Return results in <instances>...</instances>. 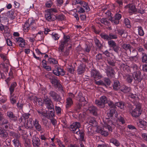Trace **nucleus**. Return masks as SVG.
<instances>
[{
    "label": "nucleus",
    "mask_w": 147,
    "mask_h": 147,
    "mask_svg": "<svg viewBox=\"0 0 147 147\" xmlns=\"http://www.w3.org/2000/svg\"><path fill=\"white\" fill-rule=\"evenodd\" d=\"M128 96H129V99L130 98H131L136 100L138 99V97L136 95L134 94L131 93H129Z\"/></svg>",
    "instance_id": "obj_47"
},
{
    "label": "nucleus",
    "mask_w": 147,
    "mask_h": 147,
    "mask_svg": "<svg viewBox=\"0 0 147 147\" xmlns=\"http://www.w3.org/2000/svg\"><path fill=\"white\" fill-rule=\"evenodd\" d=\"M53 72L54 74L58 76H63L65 74L63 70L60 67H58L57 69L54 70Z\"/></svg>",
    "instance_id": "obj_13"
},
{
    "label": "nucleus",
    "mask_w": 147,
    "mask_h": 147,
    "mask_svg": "<svg viewBox=\"0 0 147 147\" xmlns=\"http://www.w3.org/2000/svg\"><path fill=\"white\" fill-rule=\"evenodd\" d=\"M44 101L47 108L49 109H52L54 108V106L50 99L48 98L44 100Z\"/></svg>",
    "instance_id": "obj_11"
},
{
    "label": "nucleus",
    "mask_w": 147,
    "mask_h": 147,
    "mask_svg": "<svg viewBox=\"0 0 147 147\" xmlns=\"http://www.w3.org/2000/svg\"><path fill=\"white\" fill-rule=\"evenodd\" d=\"M34 34H32L30 36H27V38L28 39V40L32 42H33L35 40V37L33 36Z\"/></svg>",
    "instance_id": "obj_40"
},
{
    "label": "nucleus",
    "mask_w": 147,
    "mask_h": 147,
    "mask_svg": "<svg viewBox=\"0 0 147 147\" xmlns=\"http://www.w3.org/2000/svg\"><path fill=\"white\" fill-rule=\"evenodd\" d=\"M101 36L102 38L105 40H110L109 35H108L106 34H101Z\"/></svg>",
    "instance_id": "obj_51"
},
{
    "label": "nucleus",
    "mask_w": 147,
    "mask_h": 147,
    "mask_svg": "<svg viewBox=\"0 0 147 147\" xmlns=\"http://www.w3.org/2000/svg\"><path fill=\"white\" fill-rule=\"evenodd\" d=\"M136 52V53L137 55H135V56L131 57L130 58H131V59H133V60L134 61H137L138 60V57H137V55L138 54V53L137 51L135 50H133L132 52Z\"/></svg>",
    "instance_id": "obj_57"
},
{
    "label": "nucleus",
    "mask_w": 147,
    "mask_h": 147,
    "mask_svg": "<svg viewBox=\"0 0 147 147\" xmlns=\"http://www.w3.org/2000/svg\"><path fill=\"white\" fill-rule=\"evenodd\" d=\"M13 142L15 147H21V144L18 139H14L13 140Z\"/></svg>",
    "instance_id": "obj_36"
},
{
    "label": "nucleus",
    "mask_w": 147,
    "mask_h": 147,
    "mask_svg": "<svg viewBox=\"0 0 147 147\" xmlns=\"http://www.w3.org/2000/svg\"><path fill=\"white\" fill-rule=\"evenodd\" d=\"M86 70L85 65L84 63L80 64L78 67L77 72L78 74H82Z\"/></svg>",
    "instance_id": "obj_14"
},
{
    "label": "nucleus",
    "mask_w": 147,
    "mask_h": 147,
    "mask_svg": "<svg viewBox=\"0 0 147 147\" xmlns=\"http://www.w3.org/2000/svg\"><path fill=\"white\" fill-rule=\"evenodd\" d=\"M130 3L125 7L126 8L128 9L129 12L130 13L136 12V8L135 6H138L141 8V3L140 1L139 0H130Z\"/></svg>",
    "instance_id": "obj_2"
},
{
    "label": "nucleus",
    "mask_w": 147,
    "mask_h": 147,
    "mask_svg": "<svg viewBox=\"0 0 147 147\" xmlns=\"http://www.w3.org/2000/svg\"><path fill=\"white\" fill-rule=\"evenodd\" d=\"M138 125L140 127L145 128L147 127V122L145 121L140 119L137 122Z\"/></svg>",
    "instance_id": "obj_17"
},
{
    "label": "nucleus",
    "mask_w": 147,
    "mask_h": 147,
    "mask_svg": "<svg viewBox=\"0 0 147 147\" xmlns=\"http://www.w3.org/2000/svg\"><path fill=\"white\" fill-rule=\"evenodd\" d=\"M91 76L95 79H99L101 77L98 71L95 69H92L91 72Z\"/></svg>",
    "instance_id": "obj_10"
},
{
    "label": "nucleus",
    "mask_w": 147,
    "mask_h": 147,
    "mask_svg": "<svg viewBox=\"0 0 147 147\" xmlns=\"http://www.w3.org/2000/svg\"><path fill=\"white\" fill-rule=\"evenodd\" d=\"M63 50H62V51L61 50H59H59L60 51H61V53L64 56H67L68 55L69 53V51L68 50H66L65 51H63Z\"/></svg>",
    "instance_id": "obj_53"
},
{
    "label": "nucleus",
    "mask_w": 147,
    "mask_h": 147,
    "mask_svg": "<svg viewBox=\"0 0 147 147\" xmlns=\"http://www.w3.org/2000/svg\"><path fill=\"white\" fill-rule=\"evenodd\" d=\"M50 94L55 100H58L59 98V96L53 91H51L50 92Z\"/></svg>",
    "instance_id": "obj_26"
},
{
    "label": "nucleus",
    "mask_w": 147,
    "mask_h": 147,
    "mask_svg": "<svg viewBox=\"0 0 147 147\" xmlns=\"http://www.w3.org/2000/svg\"><path fill=\"white\" fill-rule=\"evenodd\" d=\"M33 124L35 129L37 131H40L42 130L41 127L39 124L38 121L36 119H35L33 122Z\"/></svg>",
    "instance_id": "obj_20"
},
{
    "label": "nucleus",
    "mask_w": 147,
    "mask_h": 147,
    "mask_svg": "<svg viewBox=\"0 0 147 147\" xmlns=\"http://www.w3.org/2000/svg\"><path fill=\"white\" fill-rule=\"evenodd\" d=\"M18 97L17 96L15 95H11L10 96V100L11 102L14 104L16 102V100L18 99Z\"/></svg>",
    "instance_id": "obj_30"
},
{
    "label": "nucleus",
    "mask_w": 147,
    "mask_h": 147,
    "mask_svg": "<svg viewBox=\"0 0 147 147\" xmlns=\"http://www.w3.org/2000/svg\"><path fill=\"white\" fill-rule=\"evenodd\" d=\"M113 125V123L111 121H109L108 123L104 127V128H105L106 129H107L109 131H112V127Z\"/></svg>",
    "instance_id": "obj_31"
},
{
    "label": "nucleus",
    "mask_w": 147,
    "mask_h": 147,
    "mask_svg": "<svg viewBox=\"0 0 147 147\" xmlns=\"http://www.w3.org/2000/svg\"><path fill=\"white\" fill-rule=\"evenodd\" d=\"M133 79V77L131 75H127L126 76V80L129 83H131Z\"/></svg>",
    "instance_id": "obj_38"
},
{
    "label": "nucleus",
    "mask_w": 147,
    "mask_h": 147,
    "mask_svg": "<svg viewBox=\"0 0 147 147\" xmlns=\"http://www.w3.org/2000/svg\"><path fill=\"white\" fill-rule=\"evenodd\" d=\"M133 76V79H134L135 80L139 82L141 80V78L140 76V74L139 71L134 72L132 75Z\"/></svg>",
    "instance_id": "obj_16"
},
{
    "label": "nucleus",
    "mask_w": 147,
    "mask_h": 147,
    "mask_svg": "<svg viewBox=\"0 0 147 147\" xmlns=\"http://www.w3.org/2000/svg\"><path fill=\"white\" fill-rule=\"evenodd\" d=\"M78 100H79L80 102L79 105L80 108V106H82V105H84L86 102V101L85 100L84 97L82 96H81L79 98Z\"/></svg>",
    "instance_id": "obj_34"
},
{
    "label": "nucleus",
    "mask_w": 147,
    "mask_h": 147,
    "mask_svg": "<svg viewBox=\"0 0 147 147\" xmlns=\"http://www.w3.org/2000/svg\"><path fill=\"white\" fill-rule=\"evenodd\" d=\"M120 89L122 92L126 93L129 92L131 89L130 88L126 86L123 85L121 86Z\"/></svg>",
    "instance_id": "obj_22"
},
{
    "label": "nucleus",
    "mask_w": 147,
    "mask_h": 147,
    "mask_svg": "<svg viewBox=\"0 0 147 147\" xmlns=\"http://www.w3.org/2000/svg\"><path fill=\"white\" fill-rule=\"evenodd\" d=\"M15 17L14 15V13L13 11L9 12L7 13V17L10 19H13L15 18Z\"/></svg>",
    "instance_id": "obj_41"
},
{
    "label": "nucleus",
    "mask_w": 147,
    "mask_h": 147,
    "mask_svg": "<svg viewBox=\"0 0 147 147\" xmlns=\"http://www.w3.org/2000/svg\"><path fill=\"white\" fill-rule=\"evenodd\" d=\"M34 36L36 39L39 40H41L43 39L44 36L43 35V32L39 31L36 35H33Z\"/></svg>",
    "instance_id": "obj_21"
},
{
    "label": "nucleus",
    "mask_w": 147,
    "mask_h": 147,
    "mask_svg": "<svg viewBox=\"0 0 147 147\" xmlns=\"http://www.w3.org/2000/svg\"><path fill=\"white\" fill-rule=\"evenodd\" d=\"M106 72L107 76L109 77L113 76L114 73V71L113 70L110 68L108 69Z\"/></svg>",
    "instance_id": "obj_28"
},
{
    "label": "nucleus",
    "mask_w": 147,
    "mask_h": 147,
    "mask_svg": "<svg viewBox=\"0 0 147 147\" xmlns=\"http://www.w3.org/2000/svg\"><path fill=\"white\" fill-rule=\"evenodd\" d=\"M124 22L125 26L127 28H130L131 27L129 20L127 18H126L125 19Z\"/></svg>",
    "instance_id": "obj_46"
},
{
    "label": "nucleus",
    "mask_w": 147,
    "mask_h": 147,
    "mask_svg": "<svg viewBox=\"0 0 147 147\" xmlns=\"http://www.w3.org/2000/svg\"><path fill=\"white\" fill-rule=\"evenodd\" d=\"M115 105L122 109L124 108V105L121 102H118L116 103Z\"/></svg>",
    "instance_id": "obj_50"
},
{
    "label": "nucleus",
    "mask_w": 147,
    "mask_h": 147,
    "mask_svg": "<svg viewBox=\"0 0 147 147\" xmlns=\"http://www.w3.org/2000/svg\"><path fill=\"white\" fill-rule=\"evenodd\" d=\"M127 127L130 129L133 130L134 134H132L133 136L135 135L136 132V129L135 127L131 125H129L127 126Z\"/></svg>",
    "instance_id": "obj_39"
},
{
    "label": "nucleus",
    "mask_w": 147,
    "mask_h": 147,
    "mask_svg": "<svg viewBox=\"0 0 147 147\" xmlns=\"http://www.w3.org/2000/svg\"><path fill=\"white\" fill-rule=\"evenodd\" d=\"M0 135L2 137L6 138L7 137L8 134L5 130L0 127Z\"/></svg>",
    "instance_id": "obj_32"
},
{
    "label": "nucleus",
    "mask_w": 147,
    "mask_h": 147,
    "mask_svg": "<svg viewBox=\"0 0 147 147\" xmlns=\"http://www.w3.org/2000/svg\"><path fill=\"white\" fill-rule=\"evenodd\" d=\"M82 1H81L80 0H73L72 4L73 5L78 3L80 4V2Z\"/></svg>",
    "instance_id": "obj_61"
},
{
    "label": "nucleus",
    "mask_w": 147,
    "mask_h": 147,
    "mask_svg": "<svg viewBox=\"0 0 147 147\" xmlns=\"http://www.w3.org/2000/svg\"><path fill=\"white\" fill-rule=\"evenodd\" d=\"M48 62L51 64H57V61L54 59L49 58L48 59Z\"/></svg>",
    "instance_id": "obj_49"
},
{
    "label": "nucleus",
    "mask_w": 147,
    "mask_h": 147,
    "mask_svg": "<svg viewBox=\"0 0 147 147\" xmlns=\"http://www.w3.org/2000/svg\"><path fill=\"white\" fill-rule=\"evenodd\" d=\"M104 129L100 128V127H98L97 129V131L100 133L102 135L105 136H107L108 135V132L107 131L104 130Z\"/></svg>",
    "instance_id": "obj_24"
},
{
    "label": "nucleus",
    "mask_w": 147,
    "mask_h": 147,
    "mask_svg": "<svg viewBox=\"0 0 147 147\" xmlns=\"http://www.w3.org/2000/svg\"><path fill=\"white\" fill-rule=\"evenodd\" d=\"M16 40L19 44V46L22 47H24L25 46V41L21 37L16 38Z\"/></svg>",
    "instance_id": "obj_18"
},
{
    "label": "nucleus",
    "mask_w": 147,
    "mask_h": 147,
    "mask_svg": "<svg viewBox=\"0 0 147 147\" xmlns=\"http://www.w3.org/2000/svg\"><path fill=\"white\" fill-rule=\"evenodd\" d=\"M38 113L40 114L41 115L45 117H48L47 111L45 109L39 110L38 111Z\"/></svg>",
    "instance_id": "obj_33"
},
{
    "label": "nucleus",
    "mask_w": 147,
    "mask_h": 147,
    "mask_svg": "<svg viewBox=\"0 0 147 147\" xmlns=\"http://www.w3.org/2000/svg\"><path fill=\"white\" fill-rule=\"evenodd\" d=\"M142 62L147 63V55L146 54L142 53Z\"/></svg>",
    "instance_id": "obj_43"
},
{
    "label": "nucleus",
    "mask_w": 147,
    "mask_h": 147,
    "mask_svg": "<svg viewBox=\"0 0 147 147\" xmlns=\"http://www.w3.org/2000/svg\"><path fill=\"white\" fill-rule=\"evenodd\" d=\"M101 22L102 23L105 25H107L109 23L108 20L105 18H102L101 20Z\"/></svg>",
    "instance_id": "obj_58"
},
{
    "label": "nucleus",
    "mask_w": 147,
    "mask_h": 147,
    "mask_svg": "<svg viewBox=\"0 0 147 147\" xmlns=\"http://www.w3.org/2000/svg\"><path fill=\"white\" fill-rule=\"evenodd\" d=\"M55 110L57 114H59L61 113V109L60 107L56 106Z\"/></svg>",
    "instance_id": "obj_64"
},
{
    "label": "nucleus",
    "mask_w": 147,
    "mask_h": 147,
    "mask_svg": "<svg viewBox=\"0 0 147 147\" xmlns=\"http://www.w3.org/2000/svg\"><path fill=\"white\" fill-rule=\"evenodd\" d=\"M121 15L117 13L115 16L114 18L111 17L109 18V20L113 23H114L115 24H117L119 23V20L121 18Z\"/></svg>",
    "instance_id": "obj_8"
},
{
    "label": "nucleus",
    "mask_w": 147,
    "mask_h": 147,
    "mask_svg": "<svg viewBox=\"0 0 147 147\" xmlns=\"http://www.w3.org/2000/svg\"><path fill=\"white\" fill-rule=\"evenodd\" d=\"M121 87L120 83L119 81L116 80L114 82L113 86V88L114 89L118 90Z\"/></svg>",
    "instance_id": "obj_29"
},
{
    "label": "nucleus",
    "mask_w": 147,
    "mask_h": 147,
    "mask_svg": "<svg viewBox=\"0 0 147 147\" xmlns=\"http://www.w3.org/2000/svg\"><path fill=\"white\" fill-rule=\"evenodd\" d=\"M53 4V2L51 1H49L45 3V5L46 7L49 8L51 7Z\"/></svg>",
    "instance_id": "obj_56"
},
{
    "label": "nucleus",
    "mask_w": 147,
    "mask_h": 147,
    "mask_svg": "<svg viewBox=\"0 0 147 147\" xmlns=\"http://www.w3.org/2000/svg\"><path fill=\"white\" fill-rule=\"evenodd\" d=\"M7 116L11 120L15 121L17 120V117L15 116L11 111L8 112L7 113Z\"/></svg>",
    "instance_id": "obj_23"
},
{
    "label": "nucleus",
    "mask_w": 147,
    "mask_h": 147,
    "mask_svg": "<svg viewBox=\"0 0 147 147\" xmlns=\"http://www.w3.org/2000/svg\"><path fill=\"white\" fill-rule=\"evenodd\" d=\"M142 111L141 107L139 105L134 109L131 110L130 113L133 117H137L140 115Z\"/></svg>",
    "instance_id": "obj_6"
},
{
    "label": "nucleus",
    "mask_w": 147,
    "mask_h": 147,
    "mask_svg": "<svg viewBox=\"0 0 147 147\" xmlns=\"http://www.w3.org/2000/svg\"><path fill=\"white\" fill-rule=\"evenodd\" d=\"M108 105L110 107L109 110L107 112V114L108 116L110 117H112L113 114L115 113H117L115 111L116 107L111 101L108 102Z\"/></svg>",
    "instance_id": "obj_5"
},
{
    "label": "nucleus",
    "mask_w": 147,
    "mask_h": 147,
    "mask_svg": "<svg viewBox=\"0 0 147 147\" xmlns=\"http://www.w3.org/2000/svg\"><path fill=\"white\" fill-rule=\"evenodd\" d=\"M32 119H29L28 121V122L27 123V127L28 128H31L32 126Z\"/></svg>",
    "instance_id": "obj_55"
},
{
    "label": "nucleus",
    "mask_w": 147,
    "mask_h": 147,
    "mask_svg": "<svg viewBox=\"0 0 147 147\" xmlns=\"http://www.w3.org/2000/svg\"><path fill=\"white\" fill-rule=\"evenodd\" d=\"M8 123V121L3 117H2L1 119L0 120V124H1L3 125L7 124Z\"/></svg>",
    "instance_id": "obj_54"
},
{
    "label": "nucleus",
    "mask_w": 147,
    "mask_h": 147,
    "mask_svg": "<svg viewBox=\"0 0 147 147\" xmlns=\"http://www.w3.org/2000/svg\"><path fill=\"white\" fill-rule=\"evenodd\" d=\"M97 109L95 107L92 105L88 108L86 111L87 112H89L93 115L96 116L97 115Z\"/></svg>",
    "instance_id": "obj_15"
},
{
    "label": "nucleus",
    "mask_w": 147,
    "mask_h": 147,
    "mask_svg": "<svg viewBox=\"0 0 147 147\" xmlns=\"http://www.w3.org/2000/svg\"><path fill=\"white\" fill-rule=\"evenodd\" d=\"M110 142L116 146H118L119 145V142L114 139H112L111 140Z\"/></svg>",
    "instance_id": "obj_45"
},
{
    "label": "nucleus",
    "mask_w": 147,
    "mask_h": 147,
    "mask_svg": "<svg viewBox=\"0 0 147 147\" xmlns=\"http://www.w3.org/2000/svg\"><path fill=\"white\" fill-rule=\"evenodd\" d=\"M69 36H66L64 37V41H63L61 42L60 45L59 47V50H61L62 51L65 46L66 45V44L67 42L69 40Z\"/></svg>",
    "instance_id": "obj_12"
},
{
    "label": "nucleus",
    "mask_w": 147,
    "mask_h": 147,
    "mask_svg": "<svg viewBox=\"0 0 147 147\" xmlns=\"http://www.w3.org/2000/svg\"><path fill=\"white\" fill-rule=\"evenodd\" d=\"M66 103V107L67 108L70 107L73 104V102L71 98L68 97L67 99Z\"/></svg>",
    "instance_id": "obj_35"
},
{
    "label": "nucleus",
    "mask_w": 147,
    "mask_h": 147,
    "mask_svg": "<svg viewBox=\"0 0 147 147\" xmlns=\"http://www.w3.org/2000/svg\"><path fill=\"white\" fill-rule=\"evenodd\" d=\"M37 20H34L32 18H29L28 22L30 24V28L32 30H35L37 27V25L36 24Z\"/></svg>",
    "instance_id": "obj_9"
},
{
    "label": "nucleus",
    "mask_w": 147,
    "mask_h": 147,
    "mask_svg": "<svg viewBox=\"0 0 147 147\" xmlns=\"http://www.w3.org/2000/svg\"><path fill=\"white\" fill-rule=\"evenodd\" d=\"M123 49L125 50L129 49L130 48V45L129 44H124L122 45Z\"/></svg>",
    "instance_id": "obj_59"
},
{
    "label": "nucleus",
    "mask_w": 147,
    "mask_h": 147,
    "mask_svg": "<svg viewBox=\"0 0 147 147\" xmlns=\"http://www.w3.org/2000/svg\"><path fill=\"white\" fill-rule=\"evenodd\" d=\"M95 83L98 85H103L104 84V82L101 80L95 81Z\"/></svg>",
    "instance_id": "obj_63"
},
{
    "label": "nucleus",
    "mask_w": 147,
    "mask_h": 147,
    "mask_svg": "<svg viewBox=\"0 0 147 147\" xmlns=\"http://www.w3.org/2000/svg\"><path fill=\"white\" fill-rule=\"evenodd\" d=\"M51 82L53 85L55 86L57 85L58 83V80L54 78H53L51 80Z\"/></svg>",
    "instance_id": "obj_48"
},
{
    "label": "nucleus",
    "mask_w": 147,
    "mask_h": 147,
    "mask_svg": "<svg viewBox=\"0 0 147 147\" xmlns=\"http://www.w3.org/2000/svg\"><path fill=\"white\" fill-rule=\"evenodd\" d=\"M89 124L93 127H89L88 129V132L92 134L94 133V127H96L97 125V122L93 119L91 118L90 119L89 121Z\"/></svg>",
    "instance_id": "obj_7"
},
{
    "label": "nucleus",
    "mask_w": 147,
    "mask_h": 147,
    "mask_svg": "<svg viewBox=\"0 0 147 147\" xmlns=\"http://www.w3.org/2000/svg\"><path fill=\"white\" fill-rule=\"evenodd\" d=\"M77 12V10L76 9H74L72 10H71L69 12V13L74 16L75 14Z\"/></svg>",
    "instance_id": "obj_60"
},
{
    "label": "nucleus",
    "mask_w": 147,
    "mask_h": 147,
    "mask_svg": "<svg viewBox=\"0 0 147 147\" xmlns=\"http://www.w3.org/2000/svg\"><path fill=\"white\" fill-rule=\"evenodd\" d=\"M32 142L33 146H39L40 144L39 139L35 136H34L33 137Z\"/></svg>",
    "instance_id": "obj_19"
},
{
    "label": "nucleus",
    "mask_w": 147,
    "mask_h": 147,
    "mask_svg": "<svg viewBox=\"0 0 147 147\" xmlns=\"http://www.w3.org/2000/svg\"><path fill=\"white\" fill-rule=\"evenodd\" d=\"M108 44L110 47L113 48L116 45V43L114 41L112 40L109 41Z\"/></svg>",
    "instance_id": "obj_44"
},
{
    "label": "nucleus",
    "mask_w": 147,
    "mask_h": 147,
    "mask_svg": "<svg viewBox=\"0 0 147 147\" xmlns=\"http://www.w3.org/2000/svg\"><path fill=\"white\" fill-rule=\"evenodd\" d=\"M6 42L7 45L9 46H12V43L11 41L9 39H7L6 40Z\"/></svg>",
    "instance_id": "obj_62"
},
{
    "label": "nucleus",
    "mask_w": 147,
    "mask_h": 147,
    "mask_svg": "<svg viewBox=\"0 0 147 147\" xmlns=\"http://www.w3.org/2000/svg\"><path fill=\"white\" fill-rule=\"evenodd\" d=\"M30 28V24L29 22H26L24 24V28L26 31H28Z\"/></svg>",
    "instance_id": "obj_52"
},
{
    "label": "nucleus",
    "mask_w": 147,
    "mask_h": 147,
    "mask_svg": "<svg viewBox=\"0 0 147 147\" xmlns=\"http://www.w3.org/2000/svg\"><path fill=\"white\" fill-rule=\"evenodd\" d=\"M110 101L108 100L107 98L105 96H102L100 98V100H96L95 103L100 107H103L105 106V104L107 103H108V102Z\"/></svg>",
    "instance_id": "obj_4"
},
{
    "label": "nucleus",
    "mask_w": 147,
    "mask_h": 147,
    "mask_svg": "<svg viewBox=\"0 0 147 147\" xmlns=\"http://www.w3.org/2000/svg\"><path fill=\"white\" fill-rule=\"evenodd\" d=\"M45 17L48 21H52L55 20L57 17L55 15H52L53 12L56 13L58 12L57 10L55 8H52L47 10L46 11Z\"/></svg>",
    "instance_id": "obj_3"
},
{
    "label": "nucleus",
    "mask_w": 147,
    "mask_h": 147,
    "mask_svg": "<svg viewBox=\"0 0 147 147\" xmlns=\"http://www.w3.org/2000/svg\"><path fill=\"white\" fill-rule=\"evenodd\" d=\"M52 36L53 39L55 40H57L59 39L60 36L57 33H53L52 34Z\"/></svg>",
    "instance_id": "obj_42"
},
{
    "label": "nucleus",
    "mask_w": 147,
    "mask_h": 147,
    "mask_svg": "<svg viewBox=\"0 0 147 147\" xmlns=\"http://www.w3.org/2000/svg\"><path fill=\"white\" fill-rule=\"evenodd\" d=\"M29 98L31 100H33L34 101L36 102H38V105H42L43 103H42V100L40 98H38L35 96L34 98L33 97H30Z\"/></svg>",
    "instance_id": "obj_25"
},
{
    "label": "nucleus",
    "mask_w": 147,
    "mask_h": 147,
    "mask_svg": "<svg viewBox=\"0 0 147 147\" xmlns=\"http://www.w3.org/2000/svg\"><path fill=\"white\" fill-rule=\"evenodd\" d=\"M80 5L85 9L87 11H90V8L89 7L88 3L84 1H82L80 2Z\"/></svg>",
    "instance_id": "obj_27"
},
{
    "label": "nucleus",
    "mask_w": 147,
    "mask_h": 147,
    "mask_svg": "<svg viewBox=\"0 0 147 147\" xmlns=\"http://www.w3.org/2000/svg\"><path fill=\"white\" fill-rule=\"evenodd\" d=\"M81 125L78 122H75L73 123L70 126L71 130L74 133L77 130L75 134L79 136L80 140L81 141H84V133L83 132H80L79 128Z\"/></svg>",
    "instance_id": "obj_1"
},
{
    "label": "nucleus",
    "mask_w": 147,
    "mask_h": 147,
    "mask_svg": "<svg viewBox=\"0 0 147 147\" xmlns=\"http://www.w3.org/2000/svg\"><path fill=\"white\" fill-rule=\"evenodd\" d=\"M138 28L139 35L140 36H143L144 34V32L142 27L139 26Z\"/></svg>",
    "instance_id": "obj_37"
}]
</instances>
